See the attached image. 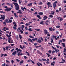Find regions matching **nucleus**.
<instances>
[{
    "instance_id": "obj_1",
    "label": "nucleus",
    "mask_w": 66,
    "mask_h": 66,
    "mask_svg": "<svg viewBox=\"0 0 66 66\" xmlns=\"http://www.w3.org/2000/svg\"><path fill=\"white\" fill-rule=\"evenodd\" d=\"M13 4H14L15 5V7H15V9L16 10H19V5H18V4L16 3H15V2H14L13 3Z\"/></svg>"
},
{
    "instance_id": "obj_2",
    "label": "nucleus",
    "mask_w": 66,
    "mask_h": 66,
    "mask_svg": "<svg viewBox=\"0 0 66 66\" xmlns=\"http://www.w3.org/2000/svg\"><path fill=\"white\" fill-rule=\"evenodd\" d=\"M44 33L45 35H46V34H47V35L48 36H50V34L49 33V32H48L47 30H44Z\"/></svg>"
},
{
    "instance_id": "obj_3",
    "label": "nucleus",
    "mask_w": 66,
    "mask_h": 66,
    "mask_svg": "<svg viewBox=\"0 0 66 66\" xmlns=\"http://www.w3.org/2000/svg\"><path fill=\"white\" fill-rule=\"evenodd\" d=\"M8 42L9 43H14V42H13V40H11V38L8 37Z\"/></svg>"
},
{
    "instance_id": "obj_4",
    "label": "nucleus",
    "mask_w": 66,
    "mask_h": 66,
    "mask_svg": "<svg viewBox=\"0 0 66 66\" xmlns=\"http://www.w3.org/2000/svg\"><path fill=\"white\" fill-rule=\"evenodd\" d=\"M11 9L12 8H7L6 9H5V11H7V12H9V11H11Z\"/></svg>"
},
{
    "instance_id": "obj_5",
    "label": "nucleus",
    "mask_w": 66,
    "mask_h": 66,
    "mask_svg": "<svg viewBox=\"0 0 66 66\" xmlns=\"http://www.w3.org/2000/svg\"><path fill=\"white\" fill-rule=\"evenodd\" d=\"M52 37L54 39V38H55V40H57V38H56V36H54V35H53L52 36Z\"/></svg>"
},
{
    "instance_id": "obj_6",
    "label": "nucleus",
    "mask_w": 66,
    "mask_h": 66,
    "mask_svg": "<svg viewBox=\"0 0 66 66\" xmlns=\"http://www.w3.org/2000/svg\"><path fill=\"white\" fill-rule=\"evenodd\" d=\"M51 13H50V15H54V14L55 13V11H51Z\"/></svg>"
},
{
    "instance_id": "obj_7",
    "label": "nucleus",
    "mask_w": 66,
    "mask_h": 66,
    "mask_svg": "<svg viewBox=\"0 0 66 66\" xmlns=\"http://www.w3.org/2000/svg\"><path fill=\"white\" fill-rule=\"evenodd\" d=\"M18 11V12H17V13H19V14H23V13L22 12V11L21 10H19Z\"/></svg>"
},
{
    "instance_id": "obj_8",
    "label": "nucleus",
    "mask_w": 66,
    "mask_h": 66,
    "mask_svg": "<svg viewBox=\"0 0 66 66\" xmlns=\"http://www.w3.org/2000/svg\"><path fill=\"white\" fill-rule=\"evenodd\" d=\"M16 52H17V51H15L14 52H13L12 53V54L14 56H15L16 55Z\"/></svg>"
},
{
    "instance_id": "obj_9",
    "label": "nucleus",
    "mask_w": 66,
    "mask_h": 66,
    "mask_svg": "<svg viewBox=\"0 0 66 66\" xmlns=\"http://www.w3.org/2000/svg\"><path fill=\"white\" fill-rule=\"evenodd\" d=\"M53 6L54 7V9H55V7L56 6V4L55 3H53Z\"/></svg>"
},
{
    "instance_id": "obj_10",
    "label": "nucleus",
    "mask_w": 66,
    "mask_h": 66,
    "mask_svg": "<svg viewBox=\"0 0 66 66\" xmlns=\"http://www.w3.org/2000/svg\"><path fill=\"white\" fill-rule=\"evenodd\" d=\"M19 51L20 52L18 53H21V52H22V50L20 49V48H19L16 51L17 52H18Z\"/></svg>"
},
{
    "instance_id": "obj_11",
    "label": "nucleus",
    "mask_w": 66,
    "mask_h": 66,
    "mask_svg": "<svg viewBox=\"0 0 66 66\" xmlns=\"http://www.w3.org/2000/svg\"><path fill=\"white\" fill-rule=\"evenodd\" d=\"M37 17H38V18L39 19H42V18H41V17H40V16L39 15H37Z\"/></svg>"
},
{
    "instance_id": "obj_12",
    "label": "nucleus",
    "mask_w": 66,
    "mask_h": 66,
    "mask_svg": "<svg viewBox=\"0 0 66 66\" xmlns=\"http://www.w3.org/2000/svg\"><path fill=\"white\" fill-rule=\"evenodd\" d=\"M37 53H39V54H40V55H42L43 54H42V53L40 52V51L38 50H37Z\"/></svg>"
},
{
    "instance_id": "obj_13",
    "label": "nucleus",
    "mask_w": 66,
    "mask_h": 66,
    "mask_svg": "<svg viewBox=\"0 0 66 66\" xmlns=\"http://www.w3.org/2000/svg\"><path fill=\"white\" fill-rule=\"evenodd\" d=\"M23 55V53H21L20 54V53H18L17 54V55L18 56H19L20 55Z\"/></svg>"
},
{
    "instance_id": "obj_14",
    "label": "nucleus",
    "mask_w": 66,
    "mask_h": 66,
    "mask_svg": "<svg viewBox=\"0 0 66 66\" xmlns=\"http://www.w3.org/2000/svg\"><path fill=\"white\" fill-rule=\"evenodd\" d=\"M54 64H55V62L54 61H53V62H52L51 63V65H52L53 66H54Z\"/></svg>"
},
{
    "instance_id": "obj_15",
    "label": "nucleus",
    "mask_w": 66,
    "mask_h": 66,
    "mask_svg": "<svg viewBox=\"0 0 66 66\" xmlns=\"http://www.w3.org/2000/svg\"><path fill=\"white\" fill-rule=\"evenodd\" d=\"M1 18L2 20H4V19H5V16L3 15L1 17Z\"/></svg>"
},
{
    "instance_id": "obj_16",
    "label": "nucleus",
    "mask_w": 66,
    "mask_h": 66,
    "mask_svg": "<svg viewBox=\"0 0 66 66\" xmlns=\"http://www.w3.org/2000/svg\"><path fill=\"white\" fill-rule=\"evenodd\" d=\"M33 4L32 3H30L27 5L28 6H32Z\"/></svg>"
},
{
    "instance_id": "obj_17",
    "label": "nucleus",
    "mask_w": 66,
    "mask_h": 66,
    "mask_svg": "<svg viewBox=\"0 0 66 66\" xmlns=\"http://www.w3.org/2000/svg\"><path fill=\"white\" fill-rule=\"evenodd\" d=\"M47 18H48L47 17V16H44V17H43V20H46V19Z\"/></svg>"
},
{
    "instance_id": "obj_18",
    "label": "nucleus",
    "mask_w": 66,
    "mask_h": 66,
    "mask_svg": "<svg viewBox=\"0 0 66 66\" xmlns=\"http://www.w3.org/2000/svg\"><path fill=\"white\" fill-rule=\"evenodd\" d=\"M5 22L7 23H9V19H6L5 20Z\"/></svg>"
},
{
    "instance_id": "obj_19",
    "label": "nucleus",
    "mask_w": 66,
    "mask_h": 66,
    "mask_svg": "<svg viewBox=\"0 0 66 66\" xmlns=\"http://www.w3.org/2000/svg\"><path fill=\"white\" fill-rule=\"evenodd\" d=\"M55 51L56 53H57V52H58L60 51L58 49H57L56 48V49L55 50Z\"/></svg>"
},
{
    "instance_id": "obj_20",
    "label": "nucleus",
    "mask_w": 66,
    "mask_h": 66,
    "mask_svg": "<svg viewBox=\"0 0 66 66\" xmlns=\"http://www.w3.org/2000/svg\"><path fill=\"white\" fill-rule=\"evenodd\" d=\"M33 41H35L36 40H37L38 39L37 38H34L32 39Z\"/></svg>"
},
{
    "instance_id": "obj_21",
    "label": "nucleus",
    "mask_w": 66,
    "mask_h": 66,
    "mask_svg": "<svg viewBox=\"0 0 66 66\" xmlns=\"http://www.w3.org/2000/svg\"><path fill=\"white\" fill-rule=\"evenodd\" d=\"M39 15H43V13L42 12H40L38 13Z\"/></svg>"
},
{
    "instance_id": "obj_22",
    "label": "nucleus",
    "mask_w": 66,
    "mask_h": 66,
    "mask_svg": "<svg viewBox=\"0 0 66 66\" xmlns=\"http://www.w3.org/2000/svg\"><path fill=\"white\" fill-rule=\"evenodd\" d=\"M42 61H47V60L45 59H42Z\"/></svg>"
},
{
    "instance_id": "obj_23",
    "label": "nucleus",
    "mask_w": 66,
    "mask_h": 66,
    "mask_svg": "<svg viewBox=\"0 0 66 66\" xmlns=\"http://www.w3.org/2000/svg\"><path fill=\"white\" fill-rule=\"evenodd\" d=\"M49 30H50L51 31H53V29H52V27L49 28Z\"/></svg>"
},
{
    "instance_id": "obj_24",
    "label": "nucleus",
    "mask_w": 66,
    "mask_h": 66,
    "mask_svg": "<svg viewBox=\"0 0 66 66\" xmlns=\"http://www.w3.org/2000/svg\"><path fill=\"white\" fill-rule=\"evenodd\" d=\"M19 37L20 39H21L22 38V36H21V35L19 34Z\"/></svg>"
},
{
    "instance_id": "obj_25",
    "label": "nucleus",
    "mask_w": 66,
    "mask_h": 66,
    "mask_svg": "<svg viewBox=\"0 0 66 66\" xmlns=\"http://www.w3.org/2000/svg\"><path fill=\"white\" fill-rule=\"evenodd\" d=\"M35 31H40V29H35Z\"/></svg>"
},
{
    "instance_id": "obj_26",
    "label": "nucleus",
    "mask_w": 66,
    "mask_h": 66,
    "mask_svg": "<svg viewBox=\"0 0 66 66\" xmlns=\"http://www.w3.org/2000/svg\"><path fill=\"white\" fill-rule=\"evenodd\" d=\"M9 23H11L12 22V20H10V19H9Z\"/></svg>"
},
{
    "instance_id": "obj_27",
    "label": "nucleus",
    "mask_w": 66,
    "mask_h": 66,
    "mask_svg": "<svg viewBox=\"0 0 66 66\" xmlns=\"http://www.w3.org/2000/svg\"><path fill=\"white\" fill-rule=\"evenodd\" d=\"M28 41H29V42H32V40L30 38H29L28 39Z\"/></svg>"
},
{
    "instance_id": "obj_28",
    "label": "nucleus",
    "mask_w": 66,
    "mask_h": 66,
    "mask_svg": "<svg viewBox=\"0 0 66 66\" xmlns=\"http://www.w3.org/2000/svg\"><path fill=\"white\" fill-rule=\"evenodd\" d=\"M42 46L40 45L39 46H37L35 47V48H39V47H41Z\"/></svg>"
},
{
    "instance_id": "obj_29",
    "label": "nucleus",
    "mask_w": 66,
    "mask_h": 66,
    "mask_svg": "<svg viewBox=\"0 0 66 66\" xmlns=\"http://www.w3.org/2000/svg\"><path fill=\"white\" fill-rule=\"evenodd\" d=\"M0 13H3V14H5V13H6L2 11H0Z\"/></svg>"
},
{
    "instance_id": "obj_30",
    "label": "nucleus",
    "mask_w": 66,
    "mask_h": 66,
    "mask_svg": "<svg viewBox=\"0 0 66 66\" xmlns=\"http://www.w3.org/2000/svg\"><path fill=\"white\" fill-rule=\"evenodd\" d=\"M28 30L30 32H31V31H32V28H29L28 29Z\"/></svg>"
},
{
    "instance_id": "obj_31",
    "label": "nucleus",
    "mask_w": 66,
    "mask_h": 66,
    "mask_svg": "<svg viewBox=\"0 0 66 66\" xmlns=\"http://www.w3.org/2000/svg\"><path fill=\"white\" fill-rule=\"evenodd\" d=\"M37 42H38L39 43H40L42 42V41L41 40H39V39H38V40H37Z\"/></svg>"
},
{
    "instance_id": "obj_32",
    "label": "nucleus",
    "mask_w": 66,
    "mask_h": 66,
    "mask_svg": "<svg viewBox=\"0 0 66 66\" xmlns=\"http://www.w3.org/2000/svg\"><path fill=\"white\" fill-rule=\"evenodd\" d=\"M63 20V18H60V21H62V20Z\"/></svg>"
},
{
    "instance_id": "obj_33",
    "label": "nucleus",
    "mask_w": 66,
    "mask_h": 66,
    "mask_svg": "<svg viewBox=\"0 0 66 66\" xmlns=\"http://www.w3.org/2000/svg\"><path fill=\"white\" fill-rule=\"evenodd\" d=\"M14 15L15 17H16V18H17V17H18V16L17 15H16V13H14Z\"/></svg>"
},
{
    "instance_id": "obj_34",
    "label": "nucleus",
    "mask_w": 66,
    "mask_h": 66,
    "mask_svg": "<svg viewBox=\"0 0 66 66\" xmlns=\"http://www.w3.org/2000/svg\"><path fill=\"white\" fill-rule=\"evenodd\" d=\"M26 26H29V25H30V24H29L28 23H26L25 24Z\"/></svg>"
},
{
    "instance_id": "obj_35",
    "label": "nucleus",
    "mask_w": 66,
    "mask_h": 66,
    "mask_svg": "<svg viewBox=\"0 0 66 66\" xmlns=\"http://www.w3.org/2000/svg\"><path fill=\"white\" fill-rule=\"evenodd\" d=\"M46 54L47 55H48V57L50 56V54H49V53H46Z\"/></svg>"
},
{
    "instance_id": "obj_36",
    "label": "nucleus",
    "mask_w": 66,
    "mask_h": 66,
    "mask_svg": "<svg viewBox=\"0 0 66 66\" xmlns=\"http://www.w3.org/2000/svg\"><path fill=\"white\" fill-rule=\"evenodd\" d=\"M46 22L47 23V22H49L50 23V20H47L46 21Z\"/></svg>"
},
{
    "instance_id": "obj_37",
    "label": "nucleus",
    "mask_w": 66,
    "mask_h": 66,
    "mask_svg": "<svg viewBox=\"0 0 66 66\" xmlns=\"http://www.w3.org/2000/svg\"><path fill=\"white\" fill-rule=\"evenodd\" d=\"M21 10H22V11H24V8H23V7H21Z\"/></svg>"
},
{
    "instance_id": "obj_38",
    "label": "nucleus",
    "mask_w": 66,
    "mask_h": 66,
    "mask_svg": "<svg viewBox=\"0 0 66 66\" xmlns=\"http://www.w3.org/2000/svg\"><path fill=\"white\" fill-rule=\"evenodd\" d=\"M29 37H30V38H34V37H33L31 35L29 36Z\"/></svg>"
},
{
    "instance_id": "obj_39",
    "label": "nucleus",
    "mask_w": 66,
    "mask_h": 66,
    "mask_svg": "<svg viewBox=\"0 0 66 66\" xmlns=\"http://www.w3.org/2000/svg\"><path fill=\"white\" fill-rule=\"evenodd\" d=\"M11 7L12 8L14 7V6H13V4H11Z\"/></svg>"
},
{
    "instance_id": "obj_40",
    "label": "nucleus",
    "mask_w": 66,
    "mask_h": 66,
    "mask_svg": "<svg viewBox=\"0 0 66 66\" xmlns=\"http://www.w3.org/2000/svg\"><path fill=\"white\" fill-rule=\"evenodd\" d=\"M38 4L39 5H42V4H43V3H42V2L39 3H38Z\"/></svg>"
},
{
    "instance_id": "obj_41",
    "label": "nucleus",
    "mask_w": 66,
    "mask_h": 66,
    "mask_svg": "<svg viewBox=\"0 0 66 66\" xmlns=\"http://www.w3.org/2000/svg\"><path fill=\"white\" fill-rule=\"evenodd\" d=\"M38 44V43H35L34 44V46H36Z\"/></svg>"
},
{
    "instance_id": "obj_42",
    "label": "nucleus",
    "mask_w": 66,
    "mask_h": 66,
    "mask_svg": "<svg viewBox=\"0 0 66 66\" xmlns=\"http://www.w3.org/2000/svg\"><path fill=\"white\" fill-rule=\"evenodd\" d=\"M6 22L5 21L4 22H3V23L4 24H5V25H6Z\"/></svg>"
},
{
    "instance_id": "obj_43",
    "label": "nucleus",
    "mask_w": 66,
    "mask_h": 66,
    "mask_svg": "<svg viewBox=\"0 0 66 66\" xmlns=\"http://www.w3.org/2000/svg\"><path fill=\"white\" fill-rule=\"evenodd\" d=\"M48 52L50 54L51 53V52H52L51 50H49L48 51Z\"/></svg>"
},
{
    "instance_id": "obj_44",
    "label": "nucleus",
    "mask_w": 66,
    "mask_h": 66,
    "mask_svg": "<svg viewBox=\"0 0 66 66\" xmlns=\"http://www.w3.org/2000/svg\"><path fill=\"white\" fill-rule=\"evenodd\" d=\"M20 48L22 49H23V47H22V46H21V45H20Z\"/></svg>"
},
{
    "instance_id": "obj_45",
    "label": "nucleus",
    "mask_w": 66,
    "mask_h": 66,
    "mask_svg": "<svg viewBox=\"0 0 66 66\" xmlns=\"http://www.w3.org/2000/svg\"><path fill=\"white\" fill-rule=\"evenodd\" d=\"M44 23V22L43 21H42L40 22V24H43Z\"/></svg>"
},
{
    "instance_id": "obj_46",
    "label": "nucleus",
    "mask_w": 66,
    "mask_h": 66,
    "mask_svg": "<svg viewBox=\"0 0 66 66\" xmlns=\"http://www.w3.org/2000/svg\"><path fill=\"white\" fill-rule=\"evenodd\" d=\"M63 36V34H62V33H61V35H60L59 36L60 37H62V36Z\"/></svg>"
},
{
    "instance_id": "obj_47",
    "label": "nucleus",
    "mask_w": 66,
    "mask_h": 66,
    "mask_svg": "<svg viewBox=\"0 0 66 66\" xmlns=\"http://www.w3.org/2000/svg\"><path fill=\"white\" fill-rule=\"evenodd\" d=\"M34 32H35V33L33 35L34 36H35V34H36V31H34Z\"/></svg>"
},
{
    "instance_id": "obj_48",
    "label": "nucleus",
    "mask_w": 66,
    "mask_h": 66,
    "mask_svg": "<svg viewBox=\"0 0 66 66\" xmlns=\"http://www.w3.org/2000/svg\"><path fill=\"white\" fill-rule=\"evenodd\" d=\"M4 54H1V57H2V56H3V55H4Z\"/></svg>"
},
{
    "instance_id": "obj_49",
    "label": "nucleus",
    "mask_w": 66,
    "mask_h": 66,
    "mask_svg": "<svg viewBox=\"0 0 66 66\" xmlns=\"http://www.w3.org/2000/svg\"><path fill=\"white\" fill-rule=\"evenodd\" d=\"M8 48H10V49H12V48H13V47L9 46H8Z\"/></svg>"
},
{
    "instance_id": "obj_50",
    "label": "nucleus",
    "mask_w": 66,
    "mask_h": 66,
    "mask_svg": "<svg viewBox=\"0 0 66 66\" xmlns=\"http://www.w3.org/2000/svg\"><path fill=\"white\" fill-rule=\"evenodd\" d=\"M62 40H63V42H65V41H66V39H62Z\"/></svg>"
},
{
    "instance_id": "obj_51",
    "label": "nucleus",
    "mask_w": 66,
    "mask_h": 66,
    "mask_svg": "<svg viewBox=\"0 0 66 66\" xmlns=\"http://www.w3.org/2000/svg\"><path fill=\"white\" fill-rule=\"evenodd\" d=\"M13 29L14 30H17V28L15 26H13Z\"/></svg>"
},
{
    "instance_id": "obj_52",
    "label": "nucleus",
    "mask_w": 66,
    "mask_h": 66,
    "mask_svg": "<svg viewBox=\"0 0 66 66\" xmlns=\"http://www.w3.org/2000/svg\"><path fill=\"white\" fill-rule=\"evenodd\" d=\"M25 29L26 30H28V27H27V26H26L25 27Z\"/></svg>"
},
{
    "instance_id": "obj_53",
    "label": "nucleus",
    "mask_w": 66,
    "mask_h": 66,
    "mask_svg": "<svg viewBox=\"0 0 66 66\" xmlns=\"http://www.w3.org/2000/svg\"><path fill=\"white\" fill-rule=\"evenodd\" d=\"M6 63H10V61H8V60H6Z\"/></svg>"
},
{
    "instance_id": "obj_54",
    "label": "nucleus",
    "mask_w": 66,
    "mask_h": 66,
    "mask_svg": "<svg viewBox=\"0 0 66 66\" xmlns=\"http://www.w3.org/2000/svg\"><path fill=\"white\" fill-rule=\"evenodd\" d=\"M60 26H59V25L57 26H56V27L57 28H60Z\"/></svg>"
},
{
    "instance_id": "obj_55",
    "label": "nucleus",
    "mask_w": 66,
    "mask_h": 66,
    "mask_svg": "<svg viewBox=\"0 0 66 66\" xmlns=\"http://www.w3.org/2000/svg\"><path fill=\"white\" fill-rule=\"evenodd\" d=\"M64 50L63 52H66V49L65 48H64Z\"/></svg>"
},
{
    "instance_id": "obj_56",
    "label": "nucleus",
    "mask_w": 66,
    "mask_h": 66,
    "mask_svg": "<svg viewBox=\"0 0 66 66\" xmlns=\"http://www.w3.org/2000/svg\"><path fill=\"white\" fill-rule=\"evenodd\" d=\"M52 48H53V49H55V50L56 49V48H54L53 46H52Z\"/></svg>"
},
{
    "instance_id": "obj_57",
    "label": "nucleus",
    "mask_w": 66,
    "mask_h": 66,
    "mask_svg": "<svg viewBox=\"0 0 66 66\" xmlns=\"http://www.w3.org/2000/svg\"><path fill=\"white\" fill-rule=\"evenodd\" d=\"M14 60H11V63H12V64H13V63H14Z\"/></svg>"
},
{
    "instance_id": "obj_58",
    "label": "nucleus",
    "mask_w": 66,
    "mask_h": 66,
    "mask_svg": "<svg viewBox=\"0 0 66 66\" xmlns=\"http://www.w3.org/2000/svg\"><path fill=\"white\" fill-rule=\"evenodd\" d=\"M20 63H23L24 62H23V60H22L21 61H20Z\"/></svg>"
},
{
    "instance_id": "obj_59",
    "label": "nucleus",
    "mask_w": 66,
    "mask_h": 66,
    "mask_svg": "<svg viewBox=\"0 0 66 66\" xmlns=\"http://www.w3.org/2000/svg\"><path fill=\"white\" fill-rule=\"evenodd\" d=\"M1 5L2 6H3V5H5V3H3V4H2Z\"/></svg>"
},
{
    "instance_id": "obj_60",
    "label": "nucleus",
    "mask_w": 66,
    "mask_h": 66,
    "mask_svg": "<svg viewBox=\"0 0 66 66\" xmlns=\"http://www.w3.org/2000/svg\"><path fill=\"white\" fill-rule=\"evenodd\" d=\"M64 62H65V60L63 59V58L61 59Z\"/></svg>"
},
{
    "instance_id": "obj_61",
    "label": "nucleus",
    "mask_w": 66,
    "mask_h": 66,
    "mask_svg": "<svg viewBox=\"0 0 66 66\" xmlns=\"http://www.w3.org/2000/svg\"><path fill=\"white\" fill-rule=\"evenodd\" d=\"M50 17H51V18H52L53 16V15H50Z\"/></svg>"
},
{
    "instance_id": "obj_62",
    "label": "nucleus",
    "mask_w": 66,
    "mask_h": 66,
    "mask_svg": "<svg viewBox=\"0 0 66 66\" xmlns=\"http://www.w3.org/2000/svg\"><path fill=\"white\" fill-rule=\"evenodd\" d=\"M19 4H21V1H20V0H19Z\"/></svg>"
},
{
    "instance_id": "obj_63",
    "label": "nucleus",
    "mask_w": 66,
    "mask_h": 66,
    "mask_svg": "<svg viewBox=\"0 0 66 66\" xmlns=\"http://www.w3.org/2000/svg\"><path fill=\"white\" fill-rule=\"evenodd\" d=\"M2 66H5V64L4 63L2 65Z\"/></svg>"
},
{
    "instance_id": "obj_64",
    "label": "nucleus",
    "mask_w": 66,
    "mask_h": 66,
    "mask_svg": "<svg viewBox=\"0 0 66 66\" xmlns=\"http://www.w3.org/2000/svg\"><path fill=\"white\" fill-rule=\"evenodd\" d=\"M37 65L38 66H40V64H39L38 63H37Z\"/></svg>"
}]
</instances>
